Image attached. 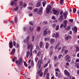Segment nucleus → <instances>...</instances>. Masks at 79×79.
<instances>
[{
    "label": "nucleus",
    "mask_w": 79,
    "mask_h": 79,
    "mask_svg": "<svg viewBox=\"0 0 79 79\" xmlns=\"http://www.w3.org/2000/svg\"><path fill=\"white\" fill-rule=\"evenodd\" d=\"M47 11H46V13L47 14H48L49 13V12H50V11L52 10V6L50 5H48L46 9Z\"/></svg>",
    "instance_id": "obj_1"
},
{
    "label": "nucleus",
    "mask_w": 79,
    "mask_h": 79,
    "mask_svg": "<svg viewBox=\"0 0 79 79\" xmlns=\"http://www.w3.org/2000/svg\"><path fill=\"white\" fill-rule=\"evenodd\" d=\"M60 45V42L57 43L56 46L55 47V49L56 50H57L58 52H59L60 50L61 49V47H59ZM59 47V48H58Z\"/></svg>",
    "instance_id": "obj_2"
},
{
    "label": "nucleus",
    "mask_w": 79,
    "mask_h": 79,
    "mask_svg": "<svg viewBox=\"0 0 79 79\" xmlns=\"http://www.w3.org/2000/svg\"><path fill=\"white\" fill-rule=\"evenodd\" d=\"M70 56H69V55L67 54L65 57V58H66L65 60L66 61H67V62H70L71 61V59H69L70 58Z\"/></svg>",
    "instance_id": "obj_3"
},
{
    "label": "nucleus",
    "mask_w": 79,
    "mask_h": 79,
    "mask_svg": "<svg viewBox=\"0 0 79 79\" xmlns=\"http://www.w3.org/2000/svg\"><path fill=\"white\" fill-rule=\"evenodd\" d=\"M42 63V59L40 60L38 62L37 64L39 65L38 69H39L41 67V64Z\"/></svg>",
    "instance_id": "obj_4"
},
{
    "label": "nucleus",
    "mask_w": 79,
    "mask_h": 79,
    "mask_svg": "<svg viewBox=\"0 0 79 79\" xmlns=\"http://www.w3.org/2000/svg\"><path fill=\"white\" fill-rule=\"evenodd\" d=\"M43 9V8L42 7H41L39 9V10L38 11L37 13L39 15H42V9Z\"/></svg>",
    "instance_id": "obj_5"
},
{
    "label": "nucleus",
    "mask_w": 79,
    "mask_h": 79,
    "mask_svg": "<svg viewBox=\"0 0 79 79\" xmlns=\"http://www.w3.org/2000/svg\"><path fill=\"white\" fill-rule=\"evenodd\" d=\"M28 49H30V52H32L33 50V45L32 44H30L27 47Z\"/></svg>",
    "instance_id": "obj_6"
},
{
    "label": "nucleus",
    "mask_w": 79,
    "mask_h": 79,
    "mask_svg": "<svg viewBox=\"0 0 79 79\" xmlns=\"http://www.w3.org/2000/svg\"><path fill=\"white\" fill-rule=\"evenodd\" d=\"M29 40V36H28L26 38V39L24 40V42L25 44L27 43Z\"/></svg>",
    "instance_id": "obj_7"
},
{
    "label": "nucleus",
    "mask_w": 79,
    "mask_h": 79,
    "mask_svg": "<svg viewBox=\"0 0 79 79\" xmlns=\"http://www.w3.org/2000/svg\"><path fill=\"white\" fill-rule=\"evenodd\" d=\"M59 37V33H56V34H54L53 35V37H56V38H58Z\"/></svg>",
    "instance_id": "obj_8"
},
{
    "label": "nucleus",
    "mask_w": 79,
    "mask_h": 79,
    "mask_svg": "<svg viewBox=\"0 0 79 79\" xmlns=\"http://www.w3.org/2000/svg\"><path fill=\"white\" fill-rule=\"evenodd\" d=\"M64 73L68 77H69V74H70L69 73V72L67 71V70H66V69L64 70Z\"/></svg>",
    "instance_id": "obj_9"
},
{
    "label": "nucleus",
    "mask_w": 79,
    "mask_h": 79,
    "mask_svg": "<svg viewBox=\"0 0 79 79\" xmlns=\"http://www.w3.org/2000/svg\"><path fill=\"white\" fill-rule=\"evenodd\" d=\"M50 43H51V44H53L55 43V40L53 38H52L50 40Z\"/></svg>",
    "instance_id": "obj_10"
},
{
    "label": "nucleus",
    "mask_w": 79,
    "mask_h": 79,
    "mask_svg": "<svg viewBox=\"0 0 79 79\" xmlns=\"http://www.w3.org/2000/svg\"><path fill=\"white\" fill-rule=\"evenodd\" d=\"M68 12H65V13H64L63 15L64 19H66L67 18V15H68Z\"/></svg>",
    "instance_id": "obj_11"
},
{
    "label": "nucleus",
    "mask_w": 79,
    "mask_h": 79,
    "mask_svg": "<svg viewBox=\"0 0 79 79\" xmlns=\"http://www.w3.org/2000/svg\"><path fill=\"white\" fill-rule=\"evenodd\" d=\"M48 34V32L45 29L44 32H43V35L44 36H45L46 35H47Z\"/></svg>",
    "instance_id": "obj_12"
},
{
    "label": "nucleus",
    "mask_w": 79,
    "mask_h": 79,
    "mask_svg": "<svg viewBox=\"0 0 79 79\" xmlns=\"http://www.w3.org/2000/svg\"><path fill=\"white\" fill-rule=\"evenodd\" d=\"M9 48H12V47H13V42H10L9 43Z\"/></svg>",
    "instance_id": "obj_13"
},
{
    "label": "nucleus",
    "mask_w": 79,
    "mask_h": 79,
    "mask_svg": "<svg viewBox=\"0 0 79 79\" xmlns=\"http://www.w3.org/2000/svg\"><path fill=\"white\" fill-rule=\"evenodd\" d=\"M15 51H16V50H15V49H14V48L13 49L11 52V55H15Z\"/></svg>",
    "instance_id": "obj_14"
},
{
    "label": "nucleus",
    "mask_w": 79,
    "mask_h": 79,
    "mask_svg": "<svg viewBox=\"0 0 79 79\" xmlns=\"http://www.w3.org/2000/svg\"><path fill=\"white\" fill-rule=\"evenodd\" d=\"M71 39V37L70 36H69V35H68L67 37H66L65 38V39L66 40H69V39Z\"/></svg>",
    "instance_id": "obj_15"
},
{
    "label": "nucleus",
    "mask_w": 79,
    "mask_h": 79,
    "mask_svg": "<svg viewBox=\"0 0 79 79\" xmlns=\"http://www.w3.org/2000/svg\"><path fill=\"white\" fill-rule=\"evenodd\" d=\"M71 29V27H70V26H69L68 27H67L65 28V30H66V31H69L70 29Z\"/></svg>",
    "instance_id": "obj_16"
},
{
    "label": "nucleus",
    "mask_w": 79,
    "mask_h": 79,
    "mask_svg": "<svg viewBox=\"0 0 79 79\" xmlns=\"http://www.w3.org/2000/svg\"><path fill=\"white\" fill-rule=\"evenodd\" d=\"M52 11L53 12L54 15H56V14H57V12H58V10H56L54 9H53Z\"/></svg>",
    "instance_id": "obj_17"
},
{
    "label": "nucleus",
    "mask_w": 79,
    "mask_h": 79,
    "mask_svg": "<svg viewBox=\"0 0 79 79\" xmlns=\"http://www.w3.org/2000/svg\"><path fill=\"white\" fill-rule=\"evenodd\" d=\"M30 53L29 51H27L26 54V58H28V57H29Z\"/></svg>",
    "instance_id": "obj_18"
},
{
    "label": "nucleus",
    "mask_w": 79,
    "mask_h": 79,
    "mask_svg": "<svg viewBox=\"0 0 79 79\" xmlns=\"http://www.w3.org/2000/svg\"><path fill=\"white\" fill-rule=\"evenodd\" d=\"M39 46L40 48H42L43 47V43L42 41H40L39 43Z\"/></svg>",
    "instance_id": "obj_19"
},
{
    "label": "nucleus",
    "mask_w": 79,
    "mask_h": 79,
    "mask_svg": "<svg viewBox=\"0 0 79 79\" xmlns=\"http://www.w3.org/2000/svg\"><path fill=\"white\" fill-rule=\"evenodd\" d=\"M50 77V74H49V73H48L46 74V79H50V78H49V77Z\"/></svg>",
    "instance_id": "obj_20"
},
{
    "label": "nucleus",
    "mask_w": 79,
    "mask_h": 79,
    "mask_svg": "<svg viewBox=\"0 0 79 79\" xmlns=\"http://www.w3.org/2000/svg\"><path fill=\"white\" fill-rule=\"evenodd\" d=\"M48 69H46L45 70L44 72V75L45 76L46 75V74H47V73H48Z\"/></svg>",
    "instance_id": "obj_21"
},
{
    "label": "nucleus",
    "mask_w": 79,
    "mask_h": 79,
    "mask_svg": "<svg viewBox=\"0 0 79 79\" xmlns=\"http://www.w3.org/2000/svg\"><path fill=\"white\" fill-rule=\"evenodd\" d=\"M36 7H39L40 6V2H38L36 4Z\"/></svg>",
    "instance_id": "obj_22"
},
{
    "label": "nucleus",
    "mask_w": 79,
    "mask_h": 79,
    "mask_svg": "<svg viewBox=\"0 0 79 79\" xmlns=\"http://www.w3.org/2000/svg\"><path fill=\"white\" fill-rule=\"evenodd\" d=\"M30 31H31V32H32L33 31V30H34V28L33 27H29Z\"/></svg>",
    "instance_id": "obj_23"
},
{
    "label": "nucleus",
    "mask_w": 79,
    "mask_h": 79,
    "mask_svg": "<svg viewBox=\"0 0 79 79\" xmlns=\"http://www.w3.org/2000/svg\"><path fill=\"white\" fill-rule=\"evenodd\" d=\"M49 46V44H48V43H46V46H45L46 48H48V47Z\"/></svg>",
    "instance_id": "obj_24"
},
{
    "label": "nucleus",
    "mask_w": 79,
    "mask_h": 79,
    "mask_svg": "<svg viewBox=\"0 0 79 79\" xmlns=\"http://www.w3.org/2000/svg\"><path fill=\"white\" fill-rule=\"evenodd\" d=\"M36 49L38 50H40V47L38 45H36Z\"/></svg>",
    "instance_id": "obj_25"
},
{
    "label": "nucleus",
    "mask_w": 79,
    "mask_h": 79,
    "mask_svg": "<svg viewBox=\"0 0 79 79\" xmlns=\"http://www.w3.org/2000/svg\"><path fill=\"white\" fill-rule=\"evenodd\" d=\"M46 3H47V2H46V1H44V2H43L42 4L43 6H45V5Z\"/></svg>",
    "instance_id": "obj_26"
},
{
    "label": "nucleus",
    "mask_w": 79,
    "mask_h": 79,
    "mask_svg": "<svg viewBox=\"0 0 79 79\" xmlns=\"http://www.w3.org/2000/svg\"><path fill=\"white\" fill-rule=\"evenodd\" d=\"M31 65L32 66H34V61H33V60H32L31 61Z\"/></svg>",
    "instance_id": "obj_27"
},
{
    "label": "nucleus",
    "mask_w": 79,
    "mask_h": 79,
    "mask_svg": "<svg viewBox=\"0 0 79 79\" xmlns=\"http://www.w3.org/2000/svg\"><path fill=\"white\" fill-rule=\"evenodd\" d=\"M15 23H17L18 22V18H17V17H15Z\"/></svg>",
    "instance_id": "obj_28"
},
{
    "label": "nucleus",
    "mask_w": 79,
    "mask_h": 79,
    "mask_svg": "<svg viewBox=\"0 0 79 79\" xmlns=\"http://www.w3.org/2000/svg\"><path fill=\"white\" fill-rule=\"evenodd\" d=\"M68 50H65L64 51V53L65 55H66V54H68Z\"/></svg>",
    "instance_id": "obj_29"
},
{
    "label": "nucleus",
    "mask_w": 79,
    "mask_h": 79,
    "mask_svg": "<svg viewBox=\"0 0 79 79\" xmlns=\"http://www.w3.org/2000/svg\"><path fill=\"white\" fill-rule=\"evenodd\" d=\"M41 55V52H40V51H39L38 53L37 56H40Z\"/></svg>",
    "instance_id": "obj_30"
},
{
    "label": "nucleus",
    "mask_w": 79,
    "mask_h": 79,
    "mask_svg": "<svg viewBox=\"0 0 79 79\" xmlns=\"http://www.w3.org/2000/svg\"><path fill=\"white\" fill-rule=\"evenodd\" d=\"M76 51H77V52H79V47H77V46H76Z\"/></svg>",
    "instance_id": "obj_31"
},
{
    "label": "nucleus",
    "mask_w": 79,
    "mask_h": 79,
    "mask_svg": "<svg viewBox=\"0 0 79 79\" xmlns=\"http://www.w3.org/2000/svg\"><path fill=\"white\" fill-rule=\"evenodd\" d=\"M66 66H65L66 68H67V67H68V66H69V63L67 62L66 63Z\"/></svg>",
    "instance_id": "obj_32"
},
{
    "label": "nucleus",
    "mask_w": 79,
    "mask_h": 79,
    "mask_svg": "<svg viewBox=\"0 0 79 79\" xmlns=\"http://www.w3.org/2000/svg\"><path fill=\"white\" fill-rule=\"evenodd\" d=\"M40 27H38L37 28V31H40Z\"/></svg>",
    "instance_id": "obj_33"
},
{
    "label": "nucleus",
    "mask_w": 79,
    "mask_h": 79,
    "mask_svg": "<svg viewBox=\"0 0 79 79\" xmlns=\"http://www.w3.org/2000/svg\"><path fill=\"white\" fill-rule=\"evenodd\" d=\"M18 10V6H16L14 9V10L15 11H16Z\"/></svg>",
    "instance_id": "obj_34"
},
{
    "label": "nucleus",
    "mask_w": 79,
    "mask_h": 79,
    "mask_svg": "<svg viewBox=\"0 0 79 79\" xmlns=\"http://www.w3.org/2000/svg\"><path fill=\"white\" fill-rule=\"evenodd\" d=\"M50 40V39L48 38H44L45 41H47V40Z\"/></svg>",
    "instance_id": "obj_35"
},
{
    "label": "nucleus",
    "mask_w": 79,
    "mask_h": 79,
    "mask_svg": "<svg viewBox=\"0 0 79 79\" xmlns=\"http://www.w3.org/2000/svg\"><path fill=\"white\" fill-rule=\"evenodd\" d=\"M59 29V25L56 26V30L58 31Z\"/></svg>",
    "instance_id": "obj_36"
},
{
    "label": "nucleus",
    "mask_w": 79,
    "mask_h": 79,
    "mask_svg": "<svg viewBox=\"0 0 79 79\" xmlns=\"http://www.w3.org/2000/svg\"><path fill=\"white\" fill-rule=\"evenodd\" d=\"M48 66V63H46L44 66V68H46Z\"/></svg>",
    "instance_id": "obj_37"
},
{
    "label": "nucleus",
    "mask_w": 79,
    "mask_h": 79,
    "mask_svg": "<svg viewBox=\"0 0 79 79\" xmlns=\"http://www.w3.org/2000/svg\"><path fill=\"white\" fill-rule=\"evenodd\" d=\"M15 4V2L12 1L10 3V5L11 6H13V5Z\"/></svg>",
    "instance_id": "obj_38"
},
{
    "label": "nucleus",
    "mask_w": 79,
    "mask_h": 79,
    "mask_svg": "<svg viewBox=\"0 0 79 79\" xmlns=\"http://www.w3.org/2000/svg\"><path fill=\"white\" fill-rule=\"evenodd\" d=\"M23 1H20L19 2L20 6H22L23 5Z\"/></svg>",
    "instance_id": "obj_39"
},
{
    "label": "nucleus",
    "mask_w": 79,
    "mask_h": 79,
    "mask_svg": "<svg viewBox=\"0 0 79 79\" xmlns=\"http://www.w3.org/2000/svg\"><path fill=\"white\" fill-rule=\"evenodd\" d=\"M75 66L77 67V69H79V64H77L75 65Z\"/></svg>",
    "instance_id": "obj_40"
},
{
    "label": "nucleus",
    "mask_w": 79,
    "mask_h": 79,
    "mask_svg": "<svg viewBox=\"0 0 79 79\" xmlns=\"http://www.w3.org/2000/svg\"><path fill=\"white\" fill-rule=\"evenodd\" d=\"M24 64L26 67H27V64L26 63V62L25 61H24Z\"/></svg>",
    "instance_id": "obj_41"
},
{
    "label": "nucleus",
    "mask_w": 79,
    "mask_h": 79,
    "mask_svg": "<svg viewBox=\"0 0 79 79\" xmlns=\"http://www.w3.org/2000/svg\"><path fill=\"white\" fill-rule=\"evenodd\" d=\"M73 13H75L76 12V9H73Z\"/></svg>",
    "instance_id": "obj_42"
},
{
    "label": "nucleus",
    "mask_w": 79,
    "mask_h": 79,
    "mask_svg": "<svg viewBox=\"0 0 79 79\" xmlns=\"http://www.w3.org/2000/svg\"><path fill=\"white\" fill-rule=\"evenodd\" d=\"M62 54H60L58 56V59H59L60 60V58H61V57L62 56Z\"/></svg>",
    "instance_id": "obj_43"
},
{
    "label": "nucleus",
    "mask_w": 79,
    "mask_h": 79,
    "mask_svg": "<svg viewBox=\"0 0 79 79\" xmlns=\"http://www.w3.org/2000/svg\"><path fill=\"white\" fill-rule=\"evenodd\" d=\"M49 49H50L51 51H52V50H53V46H52Z\"/></svg>",
    "instance_id": "obj_44"
},
{
    "label": "nucleus",
    "mask_w": 79,
    "mask_h": 79,
    "mask_svg": "<svg viewBox=\"0 0 79 79\" xmlns=\"http://www.w3.org/2000/svg\"><path fill=\"white\" fill-rule=\"evenodd\" d=\"M64 24H67V23H68V21H67V20H66L64 21Z\"/></svg>",
    "instance_id": "obj_45"
},
{
    "label": "nucleus",
    "mask_w": 79,
    "mask_h": 79,
    "mask_svg": "<svg viewBox=\"0 0 79 79\" xmlns=\"http://www.w3.org/2000/svg\"><path fill=\"white\" fill-rule=\"evenodd\" d=\"M27 8L28 10H32V7H28Z\"/></svg>",
    "instance_id": "obj_46"
},
{
    "label": "nucleus",
    "mask_w": 79,
    "mask_h": 79,
    "mask_svg": "<svg viewBox=\"0 0 79 79\" xmlns=\"http://www.w3.org/2000/svg\"><path fill=\"white\" fill-rule=\"evenodd\" d=\"M56 72H59V71H60V70L59 69V68H57L55 69Z\"/></svg>",
    "instance_id": "obj_47"
},
{
    "label": "nucleus",
    "mask_w": 79,
    "mask_h": 79,
    "mask_svg": "<svg viewBox=\"0 0 79 79\" xmlns=\"http://www.w3.org/2000/svg\"><path fill=\"white\" fill-rule=\"evenodd\" d=\"M16 59V57H14V58L12 59V61L13 62H14L15 61V60Z\"/></svg>",
    "instance_id": "obj_48"
},
{
    "label": "nucleus",
    "mask_w": 79,
    "mask_h": 79,
    "mask_svg": "<svg viewBox=\"0 0 79 79\" xmlns=\"http://www.w3.org/2000/svg\"><path fill=\"white\" fill-rule=\"evenodd\" d=\"M56 77H58V73L57 72H56Z\"/></svg>",
    "instance_id": "obj_49"
},
{
    "label": "nucleus",
    "mask_w": 79,
    "mask_h": 79,
    "mask_svg": "<svg viewBox=\"0 0 79 79\" xmlns=\"http://www.w3.org/2000/svg\"><path fill=\"white\" fill-rule=\"evenodd\" d=\"M37 11H38V9L37 8H35L34 10V12H37Z\"/></svg>",
    "instance_id": "obj_50"
},
{
    "label": "nucleus",
    "mask_w": 79,
    "mask_h": 79,
    "mask_svg": "<svg viewBox=\"0 0 79 79\" xmlns=\"http://www.w3.org/2000/svg\"><path fill=\"white\" fill-rule=\"evenodd\" d=\"M13 45L14 46V47L16 46V42L15 41H13Z\"/></svg>",
    "instance_id": "obj_51"
},
{
    "label": "nucleus",
    "mask_w": 79,
    "mask_h": 79,
    "mask_svg": "<svg viewBox=\"0 0 79 79\" xmlns=\"http://www.w3.org/2000/svg\"><path fill=\"white\" fill-rule=\"evenodd\" d=\"M56 64H55L54 65V67H55V68H57V67L58 66V63L57 62L56 63Z\"/></svg>",
    "instance_id": "obj_52"
},
{
    "label": "nucleus",
    "mask_w": 79,
    "mask_h": 79,
    "mask_svg": "<svg viewBox=\"0 0 79 79\" xmlns=\"http://www.w3.org/2000/svg\"><path fill=\"white\" fill-rule=\"evenodd\" d=\"M34 39H35V37H34V36H33L32 40V42H34Z\"/></svg>",
    "instance_id": "obj_53"
},
{
    "label": "nucleus",
    "mask_w": 79,
    "mask_h": 79,
    "mask_svg": "<svg viewBox=\"0 0 79 79\" xmlns=\"http://www.w3.org/2000/svg\"><path fill=\"white\" fill-rule=\"evenodd\" d=\"M69 21L70 23H73V19H69Z\"/></svg>",
    "instance_id": "obj_54"
},
{
    "label": "nucleus",
    "mask_w": 79,
    "mask_h": 79,
    "mask_svg": "<svg viewBox=\"0 0 79 79\" xmlns=\"http://www.w3.org/2000/svg\"><path fill=\"white\" fill-rule=\"evenodd\" d=\"M52 19H54V20H55V19H56V18L55 17V16H53L52 17Z\"/></svg>",
    "instance_id": "obj_55"
},
{
    "label": "nucleus",
    "mask_w": 79,
    "mask_h": 79,
    "mask_svg": "<svg viewBox=\"0 0 79 79\" xmlns=\"http://www.w3.org/2000/svg\"><path fill=\"white\" fill-rule=\"evenodd\" d=\"M35 62H36V63H37V61L38 60V58L37 57L35 58Z\"/></svg>",
    "instance_id": "obj_56"
},
{
    "label": "nucleus",
    "mask_w": 79,
    "mask_h": 79,
    "mask_svg": "<svg viewBox=\"0 0 79 79\" xmlns=\"http://www.w3.org/2000/svg\"><path fill=\"white\" fill-rule=\"evenodd\" d=\"M73 30H77V27L75 26L73 28Z\"/></svg>",
    "instance_id": "obj_57"
},
{
    "label": "nucleus",
    "mask_w": 79,
    "mask_h": 79,
    "mask_svg": "<svg viewBox=\"0 0 79 79\" xmlns=\"http://www.w3.org/2000/svg\"><path fill=\"white\" fill-rule=\"evenodd\" d=\"M54 60H57V56H55L54 57Z\"/></svg>",
    "instance_id": "obj_58"
},
{
    "label": "nucleus",
    "mask_w": 79,
    "mask_h": 79,
    "mask_svg": "<svg viewBox=\"0 0 79 79\" xmlns=\"http://www.w3.org/2000/svg\"><path fill=\"white\" fill-rule=\"evenodd\" d=\"M19 61L21 62V63H23V60H22V58H20Z\"/></svg>",
    "instance_id": "obj_59"
},
{
    "label": "nucleus",
    "mask_w": 79,
    "mask_h": 79,
    "mask_svg": "<svg viewBox=\"0 0 79 79\" xmlns=\"http://www.w3.org/2000/svg\"><path fill=\"white\" fill-rule=\"evenodd\" d=\"M63 26H64V25H63V24H61L60 25V28H62V27H63Z\"/></svg>",
    "instance_id": "obj_60"
},
{
    "label": "nucleus",
    "mask_w": 79,
    "mask_h": 79,
    "mask_svg": "<svg viewBox=\"0 0 79 79\" xmlns=\"http://www.w3.org/2000/svg\"><path fill=\"white\" fill-rule=\"evenodd\" d=\"M60 4H63V3H64V1H60Z\"/></svg>",
    "instance_id": "obj_61"
},
{
    "label": "nucleus",
    "mask_w": 79,
    "mask_h": 79,
    "mask_svg": "<svg viewBox=\"0 0 79 79\" xmlns=\"http://www.w3.org/2000/svg\"><path fill=\"white\" fill-rule=\"evenodd\" d=\"M56 25L55 23L53 24L52 26L53 28H55V26H56Z\"/></svg>",
    "instance_id": "obj_62"
},
{
    "label": "nucleus",
    "mask_w": 79,
    "mask_h": 79,
    "mask_svg": "<svg viewBox=\"0 0 79 79\" xmlns=\"http://www.w3.org/2000/svg\"><path fill=\"white\" fill-rule=\"evenodd\" d=\"M16 48H19V44L18 43L16 44Z\"/></svg>",
    "instance_id": "obj_63"
},
{
    "label": "nucleus",
    "mask_w": 79,
    "mask_h": 79,
    "mask_svg": "<svg viewBox=\"0 0 79 79\" xmlns=\"http://www.w3.org/2000/svg\"><path fill=\"white\" fill-rule=\"evenodd\" d=\"M61 73H59L58 76V77H61Z\"/></svg>",
    "instance_id": "obj_64"
}]
</instances>
